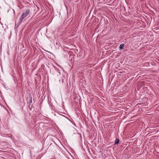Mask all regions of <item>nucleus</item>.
Listing matches in <instances>:
<instances>
[{
    "label": "nucleus",
    "mask_w": 159,
    "mask_h": 159,
    "mask_svg": "<svg viewBox=\"0 0 159 159\" xmlns=\"http://www.w3.org/2000/svg\"><path fill=\"white\" fill-rule=\"evenodd\" d=\"M30 12V10L27 9L26 10L25 12H23L22 13V16L26 17L29 14Z\"/></svg>",
    "instance_id": "1"
},
{
    "label": "nucleus",
    "mask_w": 159,
    "mask_h": 159,
    "mask_svg": "<svg viewBox=\"0 0 159 159\" xmlns=\"http://www.w3.org/2000/svg\"><path fill=\"white\" fill-rule=\"evenodd\" d=\"M25 17H24V16H22V15H21L19 19V23L20 24H21L24 19H25Z\"/></svg>",
    "instance_id": "2"
},
{
    "label": "nucleus",
    "mask_w": 159,
    "mask_h": 159,
    "mask_svg": "<svg viewBox=\"0 0 159 159\" xmlns=\"http://www.w3.org/2000/svg\"><path fill=\"white\" fill-rule=\"evenodd\" d=\"M124 43L121 44L119 46V48L120 50L123 49L124 46Z\"/></svg>",
    "instance_id": "3"
},
{
    "label": "nucleus",
    "mask_w": 159,
    "mask_h": 159,
    "mask_svg": "<svg viewBox=\"0 0 159 159\" xmlns=\"http://www.w3.org/2000/svg\"><path fill=\"white\" fill-rule=\"evenodd\" d=\"M120 142V140L118 139H116L115 142V145L118 144Z\"/></svg>",
    "instance_id": "4"
},
{
    "label": "nucleus",
    "mask_w": 159,
    "mask_h": 159,
    "mask_svg": "<svg viewBox=\"0 0 159 159\" xmlns=\"http://www.w3.org/2000/svg\"><path fill=\"white\" fill-rule=\"evenodd\" d=\"M28 99H29V103L30 104V103H31L32 102V97H30L29 98H28Z\"/></svg>",
    "instance_id": "5"
}]
</instances>
